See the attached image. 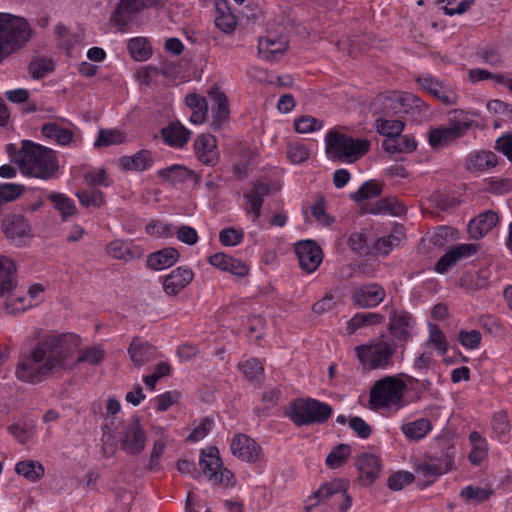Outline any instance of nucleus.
Masks as SVG:
<instances>
[{"label":"nucleus","mask_w":512,"mask_h":512,"mask_svg":"<svg viewBox=\"0 0 512 512\" xmlns=\"http://www.w3.org/2000/svg\"><path fill=\"white\" fill-rule=\"evenodd\" d=\"M68 337L65 334H46L18 363L16 377L24 382L39 383L48 376L69 369Z\"/></svg>","instance_id":"1"},{"label":"nucleus","mask_w":512,"mask_h":512,"mask_svg":"<svg viewBox=\"0 0 512 512\" xmlns=\"http://www.w3.org/2000/svg\"><path fill=\"white\" fill-rule=\"evenodd\" d=\"M8 153L25 175L47 180L52 178L58 170L55 152L30 140H23L17 153L14 145L9 144Z\"/></svg>","instance_id":"2"},{"label":"nucleus","mask_w":512,"mask_h":512,"mask_svg":"<svg viewBox=\"0 0 512 512\" xmlns=\"http://www.w3.org/2000/svg\"><path fill=\"white\" fill-rule=\"evenodd\" d=\"M29 22L20 16L0 12V64L23 49L33 37Z\"/></svg>","instance_id":"3"},{"label":"nucleus","mask_w":512,"mask_h":512,"mask_svg":"<svg viewBox=\"0 0 512 512\" xmlns=\"http://www.w3.org/2000/svg\"><path fill=\"white\" fill-rule=\"evenodd\" d=\"M358 360L366 370L388 369L394 365L396 345L382 337L355 347Z\"/></svg>","instance_id":"4"},{"label":"nucleus","mask_w":512,"mask_h":512,"mask_svg":"<svg viewBox=\"0 0 512 512\" xmlns=\"http://www.w3.org/2000/svg\"><path fill=\"white\" fill-rule=\"evenodd\" d=\"M367 139L352 138L345 134L330 131L326 135V152L330 158L354 162L370 149Z\"/></svg>","instance_id":"5"},{"label":"nucleus","mask_w":512,"mask_h":512,"mask_svg":"<svg viewBox=\"0 0 512 512\" xmlns=\"http://www.w3.org/2000/svg\"><path fill=\"white\" fill-rule=\"evenodd\" d=\"M406 384L395 376H385L377 380L370 389L369 405L372 409L391 406L402 407Z\"/></svg>","instance_id":"6"},{"label":"nucleus","mask_w":512,"mask_h":512,"mask_svg":"<svg viewBox=\"0 0 512 512\" xmlns=\"http://www.w3.org/2000/svg\"><path fill=\"white\" fill-rule=\"evenodd\" d=\"M332 407L316 399H297L288 412V416L297 426L323 424L332 415Z\"/></svg>","instance_id":"7"},{"label":"nucleus","mask_w":512,"mask_h":512,"mask_svg":"<svg viewBox=\"0 0 512 512\" xmlns=\"http://www.w3.org/2000/svg\"><path fill=\"white\" fill-rule=\"evenodd\" d=\"M463 114L464 111L462 110H453L448 126H440L429 130L428 141L432 148L446 146L466 134L472 122L470 120H460L459 118Z\"/></svg>","instance_id":"8"},{"label":"nucleus","mask_w":512,"mask_h":512,"mask_svg":"<svg viewBox=\"0 0 512 512\" xmlns=\"http://www.w3.org/2000/svg\"><path fill=\"white\" fill-rule=\"evenodd\" d=\"M200 468L203 474L213 484L225 486L234 485V475L227 468L223 467V462L219 456L217 447H209L201 452L199 460Z\"/></svg>","instance_id":"9"},{"label":"nucleus","mask_w":512,"mask_h":512,"mask_svg":"<svg viewBox=\"0 0 512 512\" xmlns=\"http://www.w3.org/2000/svg\"><path fill=\"white\" fill-rule=\"evenodd\" d=\"M120 442L122 450L129 455H138L144 450L147 437L139 418L132 417L123 422Z\"/></svg>","instance_id":"10"},{"label":"nucleus","mask_w":512,"mask_h":512,"mask_svg":"<svg viewBox=\"0 0 512 512\" xmlns=\"http://www.w3.org/2000/svg\"><path fill=\"white\" fill-rule=\"evenodd\" d=\"M300 267L307 273L314 272L322 262V251L316 242L302 240L295 244Z\"/></svg>","instance_id":"11"},{"label":"nucleus","mask_w":512,"mask_h":512,"mask_svg":"<svg viewBox=\"0 0 512 512\" xmlns=\"http://www.w3.org/2000/svg\"><path fill=\"white\" fill-rule=\"evenodd\" d=\"M320 504L328 499H333V505H338L339 512H347L351 507L352 500L341 483L332 482L321 486L313 495Z\"/></svg>","instance_id":"12"},{"label":"nucleus","mask_w":512,"mask_h":512,"mask_svg":"<svg viewBox=\"0 0 512 512\" xmlns=\"http://www.w3.org/2000/svg\"><path fill=\"white\" fill-rule=\"evenodd\" d=\"M385 295V290L379 284L370 283L355 288L351 298L361 308H373L384 300Z\"/></svg>","instance_id":"13"},{"label":"nucleus","mask_w":512,"mask_h":512,"mask_svg":"<svg viewBox=\"0 0 512 512\" xmlns=\"http://www.w3.org/2000/svg\"><path fill=\"white\" fill-rule=\"evenodd\" d=\"M478 245L473 243H463L453 246L451 249L439 258L435 264L437 273H445L453 267L462 258L474 255L478 250Z\"/></svg>","instance_id":"14"},{"label":"nucleus","mask_w":512,"mask_h":512,"mask_svg":"<svg viewBox=\"0 0 512 512\" xmlns=\"http://www.w3.org/2000/svg\"><path fill=\"white\" fill-rule=\"evenodd\" d=\"M231 452L245 462H255L259 459L262 449L255 440L245 434H238L231 441Z\"/></svg>","instance_id":"15"},{"label":"nucleus","mask_w":512,"mask_h":512,"mask_svg":"<svg viewBox=\"0 0 512 512\" xmlns=\"http://www.w3.org/2000/svg\"><path fill=\"white\" fill-rule=\"evenodd\" d=\"M417 82L423 87V89L440 100L443 104L452 105L456 103L457 94L455 91L433 76H420L417 78Z\"/></svg>","instance_id":"16"},{"label":"nucleus","mask_w":512,"mask_h":512,"mask_svg":"<svg viewBox=\"0 0 512 512\" xmlns=\"http://www.w3.org/2000/svg\"><path fill=\"white\" fill-rule=\"evenodd\" d=\"M197 159L207 166H215L219 161L216 138L211 134H201L194 142Z\"/></svg>","instance_id":"17"},{"label":"nucleus","mask_w":512,"mask_h":512,"mask_svg":"<svg viewBox=\"0 0 512 512\" xmlns=\"http://www.w3.org/2000/svg\"><path fill=\"white\" fill-rule=\"evenodd\" d=\"M413 318L406 311H392L388 331L399 342L406 344L411 339Z\"/></svg>","instance_id":"18"},{"label":"nucleus","mask_w":512,"mask_h":512,"mask_svg":"<svg viewBox=\"0 0 512 512\" xmlns=\"http://www.w3.org/2000/svg\"><path fill=\"white\" fill-rule=\"evenodd\" d=\"M355 465L359 470V480L365 486L372 485L381 472L380 459L370 453L357 456Z\"/></svg>","instance_id":"19"},{"label":"nucleus","mask_w":512,"mask_h":512,"mask_svg":"<svg viewBox=\"0 0 512 512\" xmlns=\"http://www.w3.org/2000/svg\"><path fill=\"white\" fill-rule=\"evenodd\" d=\"M194 273L188 267H177L163 281V290L167 295L175 296L193 280Z\"/></svg>","instance_id":"20"},{"label":"nucleus","mask_w":512,"mask_h":512,"mask_svg":"<svg viewBox=\"0 0 512 512\" xmlns=\"http://www.w3.org/2000/svg\"><path fill=\"white\" fill-rule=\"evenodd\" d=\"M2 229L11 241L16 244L23 243V239L30 236V226L24 216L11 214L4 218Z\"/></svg>","instance_id":"21"},{"label":"nucleus","mask_w":512,"mask_h":512,"mask_svg":"<svg viewBox=\"0 0 512 512\" xmlns=\"http://www.w3.org/2000/svg\"><path fill=\"white\" fill-rule=\"evenodd\" d=\"M128 354L136 368H141L154 361L157 357L156 347L139 337L133 338L128 348Z\"/></svg>","instance_id":"22"},{"label":"nucleus","mask_w":512,"mask_h":512,"mask_svg":"<svg viewBox=\"0 0 512 512\" xmlns=\"http://www.w3.org/2000/svg\"><path fill=\"white\" fill-rule=\"evenodd\" d=\"M157 175L163 181L172 184L191 182L197 185L200 182V176L193 170L177 164L158 170Z\"/></svg>","instance_id":"23"},{"label":"nucleus","mask_w":512,"mask_h":512,"mask_svg":"<svg viewBox=\"0 0 512 512\" xmlns=\"http://www.w3.org/2000/svg\"><path fill=\"white\" fill-rule=\"evenodd\" d=\"M106 253L114 259L129 262L140 258L143 255V250L134 245L132 241L116 239L106 246Z\"/></svg>","instance_id":"24"},{"label":"nucleus","mask_w":512,"mask_h":512,"mask_svg":"<svg viewBox=\"0 0 512 512\" xmlns=\"http://www.w3.org/2000/svg\"><path fill=\"white\" fill-rule=\"evenodd\" d=\"M497 223V213L492 210H487L469 222L468 232L473 239H480L491 231Z\"/></svg>","instance_id":"25"},{"label":"nucleus","mask_w":512,"mask_h":512,"mask_svg":"<svg viewBox=\"0 0 512 512\" xmlns=\"http://www.w3.org/2000/svg\"><path fill=\"white\" fill-rule=\"evenodd\" d=\"M209 97L213 100L212 114L213 121L212 126L214 129H219L222 124L229 117V106L227 96L220 91L218 88H213L209 91Z\"/></svg>","instance_id":"26"},{"label":"nucleus","mask_w":512,"mask_h":512,"mask_svg":"<svg viewBox=\"0 0 512 512\" xmlns=\"http://www.w3.org/2000/svg\"><path fill=\"white\" fill-rule=\"evenodd\" d=\"M286 50L287 40L284 37L266 36L259 39V55L267 61L276 59L279 54H283Z\"/></svg>","instance_id":"27"},{"label":"nucleus","mask_w":512,"mask_h":512,"mask_svg":"<svg viewBox=\"0 0 512 512\" xmlns=\"http://www.w3.org/2000/svg\"><path fill=\"white\" fill-rule=\"evenodd\" d=\"M179 252L173 247H166L153 252L147 257V267L159 271L173 266L179 259Z\"/></svg>","instance_id":"28"},{"label":"nucleus","mask_w":512,"mask_h":512,"mask_svg":"<svg viewBox=\"0 0 512 512\" xmlns=\"http://www.w3.org/2000/svg\"><path fill=\"white\" fill-rule=\"evenodd\" d=\"M191 132L180 122H172L161 129V135L166 144L176 148H182L190 138Z\"/></svg>","instance_id":"29"},{"label":"nucleus","mask_w":512,"mask_h":512,"mask_svg":"<svg viewBox=\"0 0 512 512\" xmlns=\"http://www.w3.org/2000/svg\"><path fill=\"white\" fill-rule=\"evenodd\" d=\"M399 101L400 92L390 91L380 94L373 102L374 111L375 113L384 115L385 118L393 115H399Z\"/></svg>","instance_id":"30"},{"label":"nucleus","mask_w":512,"mask_h":512,"mask_svg":"<svg viewBox=\"0 0 512 512\" xmlns=\"http://www.w3.org/2000/svg\"><path fill=\"white\" fill-rule=\"evenodd\" d=\"M270 193V187L264 182H256L253 189L244 195L248 204L247 213L254 215V221L261 216L264 197Z\"/></svg>","instance_id":"31"},{"label":"nucleus","mask_w":512,"mask_h":512,"mask_svg":"<svg viewBox=\"0 0 512 512\" xmlns=\"http://www.w3.org/2000/svg\"><path fill=\"white\" fill-rule=\"evenodd\" d=\"M152 152L142 149L131 156H122L119 159L120 166L124 170L145 171L153 165Z\"/></svg>","instance_id":"32"},{"label":"nucleus","mask_w":512,"mask_h":512,"mask_svg":"<svg viewBox=\"0 0 512 512\" xmlns=\"http://www.w3.org/2000/svg\"><path fill=\"white\" fill-rule=\"evenodd\" d=\"M399 104L400 114H408L414 118L422 117L428 112V105L412 93L400 92Z\"/></svg>","instance_id":"33"},{"label":"nucleus","mask_w":512,"mask_h":512,"mask_svg":"<svg viewBox=\"0 0 512 512\" xmlns=\"http://www.w3.org/2000/svg\"><path fill=\"white\" fill-rule=\"evenodd\" d=\"M383 148L389 153H411L417 148V142L410 135L397 134L383 141Z\"/></svg>","instance_id":"34"},{"label":"nucleus","mask_w":512,"mask_h":512,"mask_svg":"<svg viewBox=\"0 0 512 512\" xmlns=\"http://www.w3.org/2000/svg\"><path fill=\"white\" fill-rule=\"evenodd\" d=\"M15 271L14 262L0 255V297H5L11 293L15 283Z\"/></svg>","instance_id":"35"},{"label":"nucleus","mask_w":512,"mask_h":512,"mask_svg":"<svg viewBox=\"0 0 512 512\" xmlns=\"http://www.w3.org/2000/svg\"><path fill=\"white\" fill-rule=\"evenodd\" d=\"M453 461L450 457L437 462H424L417 468V473L427 479V483L433 482L438 476L452 469Z\"/></svg>","instance_id":"36"},{"label":"nucleus","mask_w":512,"mask_h":512,"mask_svg":"<svg viewBox=\"0 0 512 512\" xmlns=\"http://www.w3.org/2000/svg\"><path fill=\"white\" fill-rule=\"evenodd\" d=\"M496 155L491 151H480L471 154L466 162L470 171H484L496 166Z\"/></svg>","instance_id":"37"},{"label":"nucleus","mask_w":512,"mask_h":512,"mask_svg":"<svg viewBox=\"0 0 512 512\" xmlns=\"http://www.w3.org/2000/svg\"><path fill=\"white\" fill-rule=\"evenodd\" d=\"M385 317L379 313H357L347 323V331L349 334L355 333L359 328L378 325L383 323Z\"/></svg>","instance_id":"38"},{"label":"nucleus","mask_w":512,"mask_h":512,"mask_svg":"<svg viewBox=\"0 0 512 512\" xmlns=\"http://www.w3.org/2000/svg\"><path fill=\"white\" fill-rule=\"evenodd\" d=\"M18 475L23 476L30 482H36L44 476L45 470L41 463L33 460L20 461L15 466Z\"/></svg>","instance_id":"39"},{"label":"nucleus","mask_w":512,"mask_h":512,"mask_svg":"<svg viewBox=\"0 0 512 512\" xmlns=\"http://www.w3.org/2000/svg\"><path fill=\"white\" fill-rule=\"evenodd\" d=\"M41 132L44 137L53 139L60 145H68L73 139V133L69 129L62 128L54 122L44 124Z\"/></svg>","instance_id":"40"},{"label":"nucleus","mask_w":512,"mask_h":512,"mask_svg":"<svg viewBox=\"0 0 512 512\" xmlns=\"http://www.w3.org/2000/svg\"><path fill=\"white\" fill-rule=\"evenodd\" d=\"M401 430L407 438L420 440L430 432L431 423L426 418H420L413 422L403 424Z\"/></svg>","instance_id":"41"},{"label":"nucleus","mask_w":512,"mask_h":512,"mask_svg":"<svg viewBox=\"0 0 512 512\" xmlns=\"http://www.w3.org/2000/svg\"><path fill=\"white\" fill-rule=\"evenodd\" d=\"M366 211L371 214H391L398 216L405 212V207L392 199H380L371 204Z\"/></svg>","instance_id":"42"},{"label":"nucleus","mask_w":512,"mask_h":512,"mask_svg":"<svg viewBox=\"0 0 512 512\" xmlns=\"http://www.w3.org/2000/svg\"><path fill=\"white\" fill-rule=\"evenodd\" d=\"M48 199L53 203L54 208L58 210L63 219H67L77 212L73 200L62 193H51Z\"/></svg>","instance_id":"43"},{"label":"nucleus","mask_w":512,"mask_h":512,"mask_svg":"<svg viewBox=\"0 0 512 512\" xmlns=\"http://www.w3.org/2000/svg\"><path fill=\"white\" fill-rule=\"evenodd\" d=\"M128 49L133 59L137 61L147 60L151 53L152 48L146 38L136 37L129 41Z\"/></svg>","instance_id":"44"},{"label":"nucleus","mask_w":512,"mask_h":512,"mask_svg":"<svg viewBox=\"0 0 512 512\" xmlns=\"http://www.w3.org/2000/svg\"><path fill=\"white\" fill-rule=\"evenodd\" d=\"M404 123L399 119L380 117L376 120L377 132L387 138L394 137L403 131Z\"/></svg>","instance_id":"45"},{"label":"nucleus","mask_w":512,"mask_h":512,"mask_svg":"<svg viewBox=\"0 0 512 512\" xmlns=\"http://www.w3.org/2000/svg\"><path fill=\"white\" fill-rule=\"evenodd\" d=\"M492 494V489L481 488L472 485L463 488L460 492V496L464 499L465 502L473 504H478L488 500Z\"/></svg>","instance_id":"46"},{"label":"nucleus","mask_w":512,"mask_h":512,"mask_svg":"<svg viewBox=\"0 0 512 512\" xmlns=\"http://www.w3.org/2000/svg\"><path fill=\"white\" fill-rule=\"evenodd\" d=\"M9 433L21 444L29 442L36 432V425L33 421L24 422L23 425L12 424L8 426Z\"/></svg>","instance_id":"47"},{"label":"nucleus","mask_w":512,"mask_h":512,"mask_svg":"<svg viewBox=\"0 0 512 512\" xmlns=\"http://www.w3.org/2000/svg\"><path fill=\"white\" fill-rule=\"evenodd\" d=\"M382 192V185L376 180L364 182L361 187L351 194V198L355 202H361L366 199L377 197Z\"/></svg>","instance_id":"48"},{"label":"nucleus","mask_w":512,"mask_h":512,"mask_svg":"<svg viewBox=\"0 0 512 512\" xmlns=\"http://www.w3.org/2000/svg\"><path fill=\"white\" fill-rule=\"evenodd\" d=\"M351 453V448L347 444H339L327 456L326 464L331 469H336L344 465Z\"/></svg>","instance_id":"49"},{"label":"nucleus","mask_w":512,"mask_h":512,"mask_svg":"<svg viewBox=\"0 0 512 512\" xmlns=\"http://www.w3.org/2000/svg\"><path fill=\"white\" fill-rule=\"evenodd\" d=\"M55 68L54 61L48 58H38L30 62L29 73L33 79H42Z\"/></svg>","instance_id":"50"},{"label":"nucleus","mask_w":512,"mask_h":512,"mask_svg":"<svg viewBox=\"0 0 512 512\" xmlns=\"http://www.w3.org/2000/svg\"><path fill=\"white\" fill-rule=\"evenodd\" d=\"M125 141L124 134L117 129H102L94 143L95 147H106L121 144Z\"/></svg>","instance_id":"51"},{"label":"nucleus","mask_w":512,"mask_h":512,"mask_svg":"<svg viewBox=\"0 0 512 512\" xmlns=\"http://www.w3.org/2000/svg\"><path fill=\"white\" fill-rule=\"evenodd\" d=\"M239 368L250 381L258 380L263 376L264 367L256 358L245 360L239 364Z\"/></svg>","instance_id":"52"},{"label":"nucleus","mask_w":512,"mask_h":512,"mask_svg":"<svg viewBox=\"0 0 512 512\" xmlns=\"http://www.w3.org/2000/svg\"><path fill=\"white\" fill-rule=\"evenodd\" d=\"M105 357V352L100 347L93 346L83 349L76 359V364L87 363L89 365H99Z\"/></svg>","instance_id":"53"},{"label":"nucleus","mask_w":512,"mask_h":512,"mask_svg":"<svg viewBox=\"0 0 512 512\" xmlns=\"http://www.w3.org/2000/svg\"><path fill=\"white\" fill-rule=\"evenodd\" d=\"M76 196L79 202L86 208L95 207L98 208L104 204V196L100 190L92 191H78Z\"/></svg>","instance_id":"54"},{"label":"nucleus","mask_w":512,"mask_h":512,"mask_svg":"<svg viewBox=\"0 0 512 512\" xmlns=\"http://www.w3.org/2000/svg\"><path fill=\"white\" fill-rule=\"evenodd\" d=\"M403 237L404 235L402 233L389 234L387 236L381 237L376 240L375 248L379 253L388 255L394 247L401 243Z\"/></svg>","instance_id":"55"},{"label":"nucleus","mask_w":512,"mask_h":512,"mask_svg":"<svg viewBox=\"0 0 512 512\" xmlns=\"http://www.w3.org/2000/svg\"><path fill=\"white\" fill-rule=\"evenodd\" d=\"M294 126L298 133H311L320 130L323 127V121L306 115L296 119Z\"/></svg>","instance_id":"56"},{"label":"nucleus","mask_w":512,"mask_h":512,"mask_svg":"<svg viewBox=\"0 0 512 512\" xmlns=\"http://www.w3.org/2000/svg\"><path fill=\"white\" fill-rule=\"evenodd\" d=\"M414 481V475L407 471H398L387 480V486L393 491L402 490Z\"/></svg>","instance_id":"57"},{"label":"nucleus","mask_w":512,"mask_h":512,"mask_svg":"<svg viewBox=\"0 0 512 512\" xmlns=\"http://www.w3.org/2000/svg\"><path fill=\"white\" fill-rule=\"evenodd\" d=\"M492 430L500 440L506 437L510 430V425L506 413L498 412L494 414L492 419Z\"/></svg>","instance_id":"58"},{"label":"nucleus","mask_w":512,"mask_h":512,"mask_svg":"<svg viewBox=\"0 0 512 512\" xmlns=\"http://www.w3.org/2000/svg\"><path fill=\"white\" fill-rule=\"evenodd\" d=\"M244 237L242 230H236L234 228H225L219 233V241L224 246H236Z\"/></svg>","instance_id":"59"},{"label":"nucleus","mask_w":512,"mask_h":512,"mask_svg":"<svg viewBox=\"0 0 512 512\" xmlns=\"http://www.w3.org/2000/svg\"><path fill=\"white\" fill-rule=\"evenodd\" d=\"M490 272L487 269H481L473 275L464 278V282H468V286L472 289H483L489 285Z\"/></svg>","instance_id":"60"},{"label":"nucleus","mask_w":512,"mask_h":512,"mask_svg":"<svg viewBox=\"0 0 512 512\" xmlns=\"http://www.w3.org/2000/svg\"><path fill=\"white\" fill-rule=\"evenodd\" d=\"M287 156L294 164H300L309 157L308 149L299 143H292L287 147Z\"/></svg>","instance_id":"61"},{"label":"nucleus","mask_w":512,"mask_h":512,"mask_svg":"<svg viewBox=\"0 0 512 512\" xmlns=\"http://www.w3.org/2000/svg\"><path fill=\"white\" fill-rule=\"evenodd\" d=\"M311 212L314 218L323 225H331L333 218L326 212L324 199L320 197L311 206Z\"/></svg>","instance_id":"62"},{"label":"nucleus","mask_w":512,"mask_h":512,"mask_svg":"<svg viewBox=\"0 0 512 512\" xmlns=\"http://www.w3.org/2000/svg\"><path fill=\"white\" fill-rule=\"evenodd\" d=\"M428 341L438 350L440 354L443 355L447 352V342L445 336L436 325L430 326Z\"/></svg>","instance_id":"63"},{"label":"nucleus","mask_w":512,"mask_h":512,"mask_svg":"<svg viewBox=\"0 0 512 512\" xmlns=\"http://www.w3.org/2000/svg\"><path fill=\"white\" fill-rule=\"evenodd\" d=\"M459 342L468 349H475L479 346L481 341V333L478 330L465 331L461 330L458 333Z\"/></svg>","instance_id":"64"}]
</instances>
